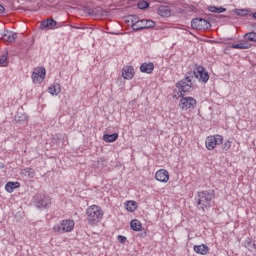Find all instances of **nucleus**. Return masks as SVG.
<instances>
[{"label":"nucleus","instance_id":"obj_1","mask_svg":"<svg viewBox=\"0 0 256 256\" xmlns=\"http://www.w3.org/2000/svg\"><path fill=\"white\" fill-rule=\"evenodd\" d=\"M176 87L178 88V97L181 98L178 107L182 111H193L197 107V100L194 97L185 96V93H191L193 88L183 81L176 82Z\"/></svg>","mask_w":256,"mask_h":256},{"label":"nucleus","instance_id":"obj_2","mask_svg":"<svg viewBox=\"0 0 256 256\" xmlns=\"http://www.w3.org/2000/svg\"><path fill=\"white\" fill-rule=\"evenodd\" d=\"M202 81V83H207L209 81V72L205 71L203 66H198L194 71L187 72L182 80L188 87H195V80Z\"/></svg>","mask_w":256,"mask_h":256},{"label":"nucleus","instance_id":"obj_3","mask_svg":"<svg viewBox=\"0 0 256 256\" xmlns=\"http://www.w3.org/2000/svg\"><path fill=\"white\" fill-rule=\"evenodd\" d=\"M215 197V190H202L197 193L195 201L197 205H201V208L205 210L207 207H211V201Z\"/></svg>","mask_w":256,"mask_h":256},{"label":"nucleus","instance_id":"obj_4","mask_svg":"<svg viewBox=\"0 0 256 256\" xmlns=\"http://www.w3.org/2000/svg\"><path fill=\"white\" fill-rule=\"evenodd\" d=\"M89 225H97L103 219V210L97 205H92L86 209Z\"/></svg>","mask_w":256,"mask_h":256},{"label":"nucleus","instance_id":"obj_5","mask_svg":"<svg viewBox=\"0 0 256 256\" xmlns=\"http://www.w3.org/2000/svg\"><path fill=\"white\" fill-rule=\"evenodd\" d=\"M75 227V221L73 220H61L60 223L55 224L52 228L54 233H71Z\"/></svg>","mask_w":256,"mask_h":256},{"label":"nucleus","instance_id":"obj_6","mask_svg":"<svg viewBox=\"0 0 256 256\" xmlns=\"http://www.w3.org/2000/svg\"><path fill=\"white\" fill-rule=\"evenodd\" d=\"M155 25H157V23L153 20H132L131 28L133 31H143V29H154Z\"/></svg>","mask_w":256,"mask_h":256},{"label":"nucleus","instance_id":"obj_7","mask_svg":"<svg viewBox=\"0 0 256 256\" xmlns=\"http://www.w3.org/2000/svg\"><path fill=\"white\" fill-rule=\"evenodd\" d=\"M33 203L37 209H47L51 205V198L43 193H37L33 197Z\"/></svg>","mask_w":256,"mask_h":256},{"label":"nucleus","instance_id":"obj_8","mask_svg":"<svg viewBox=\"0 0 256 256\" xmlns=\"http://www.w3.org/2000/svg\"><path fill=\"white\" fill-rule=\"evenodd\" d=\"M191 27L192 29H195L196 31H205L207 29H211V22H209L205 18H193L191 20Z\"/></svg>","mask_w":256,"mask_h":256},{"label":"nucleus","instance_id":"obj_9","mask_svg":"<svg viewBox=\"0 0 256 256\" xmlns=\"http://www.w3.org/2000/svg\"><path fill=\"white\" fill-rule=\"evenodd\" d=\"M222 143L223 137L219 134L208 136L205 141L206 149H208V151H213L217 145H221Z\"/></svg>","mask_w":256,"mask_h":256},{"label":"nucleus","instance_id":"obj_10","mask_svg":"<svg viewBox=\"0 0 256 256\" xmlns=\"http://www.w3.org/2000/svg\"><path fill=\"white\" fill-rule=\"evenodd\" d=\"M39 28L41 31H53L55 29H59V22L53 18H47L40 22Z\"/></svg>","mask_w":256,"mask_h":256},{"label":"nucleus","instance_id":"obj_11","mask_svg":"<svg viewBox=\"0 0 256 256\" xmlns=\"http://www.w3.org/2000/svg\"><path fill=\"white\" fill-rule=\"evenodd\" d=\"M46 73L45 67L35 68L31 76L33 83H43Z\"/></svg>","mask_w":256,"mask_h":256},{"label":"nucleus","instance_id":"obj_12","mask_svg":"<svg viewBox=\"0 0 256 256\" xmlns=\"http://www.w3.org/2000/svg\"><path fill=\"white\" fill-rule=\"evenodd\" d=\"M156 181L167 183L169 181V172L166 169H160L155 174Z\"/></svg>","mask_w":256,"mask_h":256},{"label":"nucleus","instance_id":"obj_13","mask_svg":"<svg viewBox=\"0 0 256 256\" xmlns=\"http://www.w3.org/2000/svg\"><path fill=\"white\" fill-rule=\"evenodd\" d=\"M17 39V33L11 30H5L2 35V41H7L8 43H15Z\"/></svg>","mask_w":256,"mask_h":256},{"label":"nucleus","instance_id":"obj_14","mask_svg":"<svg viewBox=\"0 0 256 256\" xmlns=\"http://www.w3.org/2000/svg\"><path fill=\"white\" fill-rule=\"evenodd\" d=\"M122 77L123 79H133L135 77V69L133 66H124L122 69Z\"/></svg>","mask_w":256,"mask_h":256},{"label":"nucleus","instance_id":"obj_15","mask_svg":"<svg viewBox=\"0 0 256 256\" xmlns=\"http://www.w3.org/2000/svg\"><path fill=\"white\" fill-rule=\"evenodd\" d=\"M154 70L155 64H153V62L143 63L140 66L141 73H147L148 75H151V73H153Z\"/></svg>","mask_w":256,"mask_h":256},{"label":"nucleus","instance_id":"obj_16","mask_svg":"<svg viewBox=\"0 0 256 256\" xmlns=\"http://www.w3.org/2000/svg\"><path fill=\"white\" fill-rule=\"evenodd\" d=\"M193 249L198 255H207L209 253V246L205 244L195 245Z\"/></svg>","mask_w":256,"mask_h":256},{"label":"nucleus","instance_id":"obj_17","mask_svg":"<svg viewBox=\"0 0 256 256\" xmlns=\"http://www.w3.org/2000/svg\"><path fill=\"white\" fill-rule=\"evenodd\" d=\"M232 11L233 13H236L238 17H251V9L249 8H243V9L235 8Z\"/></svg>","mask_w":256,"mask_h":256},{"label":"nucleus","instance_id":"obj_18","mask_svg":"<svg viewBox=\"0 0 256 256\" xmlns=\"http://www.w3.org/2000/svg\"><path fill=\"white\" fill-rule=\"evenodd\" d=\"M118 139H119L118 133L103 135V141H105V143H115V141H117Z\"/></svg>","mask_w":256,"mask_h":256},{"label":"nucleus","instance_id":"obj_19","mask_svg":"<svg viewBox=\"0 0 256 256\" xmlns=\"http://www.w3.org/2000/svg\"><path fill=\"white\" fill-rule=\"evenodd\" d=\"M244 247L246 249H248V251L250 252H253V251H256V244H255V240H253V238H247L245 241H244Z\"/></svg>","mask_w":256,"mask_h":256},{"label":"nucleus","instance_id":"obj_20","mask_svg":"<svg viewBox=\"0 0 256 256\" xmlns=\"http://www.w3.org/2000/svg\"><path fill=\"white\" fill-rule=\"evenodd\" d=\"M19 187H21V183L19 182H8L5 185V190L7 193H13V191H15V189H19Z\"/></svg>","mask_w":256,"mask_h":256},{"label":"nucleus","instance_id":"obj_21","mask_svg":"<svg viewBox=\"0 0 256 256\" xmlns=\"http://www.w3.org/2000/svg\"><path fill=\"white\" fill-rule=\"evenodd\" d=\"M48 93H50V95H59L61 93V84L59 83H55L52 84L49 88H48Z\"/></svg>","mask_w":256,"mask_h":256},{"label":"nucleus","instance_id":"obj_22","mask_svg":"<svg viewBox=\"0 0 256 256\" xmlns=\"http://www.w3.org/2000/svg\"><path fill=\"white\" fill-rule=\"evenodd\" d=\"M130 229L132 231H141V229H143V225L141 224V221L134 219L130 222Z\"/></svg>","mask_w":256,"mask_h":256},{"label":"nucleus","instance_id":"obj_23","mask_svg":"<svg viewBox=\"0 0 256 256\" xmlns=\"http://www.w3.org/2000/svg\"><path fill=\"white\" fill-rule=\"evenodd\" d=\"M27 119L28 117L26 116V114L18 113L14 116V120L16 121V123H19V125H25V123H27Z\"/></svg>","mask_w":256,"mask_h":256},{"label":"nucleus","instance_id":"obj_24","mask_svg":"<svg viewBox=\"0 0 256 256\" xmlns=\"http://www.w3.org/2000/svg\"><path fill=\"white\" fill-rule=\"evenodd\" d=\"M231 48L232 49H251V43L246 41L238 44H232Z\"/></svg>","mask_w":256,"mask_h":256},{"label":"nucleus","instance_id":"obj_25","mask_svg":"<svg viewBox=\"0 0 256 256\" xmlns=\"http://www.w3.org/2000/svg\"><path fill=\"white\" fill-rule=\"evenodd\" d=\"M158 15H160V17H169L171 11L166 6H160L158 8Z\"/></svg>","mask_w":256,"mask_h":256},{"label":"nucleus","instance_id":"obj_26","mask_svg":"<svg viewBox=\"0 0 256 256\" xmlns=\"http://www.w3.org/2000/svg\"><path fill=\"white\" fill-rule=\"evenodd\" d=\"M126 209L130 212L133 213L134 211H137V202L133 200H129L126 202Z\"/></svg>","mask_w":256,"mask_h":256},{"label":"nucleus","instance_id":"obj_27","mask_svg":"<svg viewBox=\"0 0 256 256\" xmlns=\"http://www.w3.org/2000/svg\"><path fill=\"white\" fill-rule=\"evenodd\" d=\"M208 11H210V13H225V11H227V8L223 6H208Z\"/></svg>","mask_w":256,"mask_h":256},{"label":"nucleus","instance_id":"obj_28","mask_svg":"<svg viewBox=\"0 0 256 256\" xmlns=\"http://www.w3.org/2000/svg\"><path fill=\"white\" fill-rule=\"evenodd\" d=\"M245 41H251L252 43H256V32H248L244 34Z\"/></svg>","mask_w":256,"mask_h":256},{"label":"nucleus","instance_id":"obj_29","mask_svg":"<svg viewBox=\"0 0 256 256\" xmlns=\"http://www.w3.org/2000/svg\"><path fill=\"white\" fill-rule=\"evenodd\" d=\"M149 2L145 1V0H140L138 3H137V7L141 10H145V9H149Z\"/></svg>","mask_w":256,"mask_h":256},{"label":"nucleus","instance_id":"obj_30","mask_svg":"<svg viewBox=\"0 0 256 256\" xmlns=\"http://www.w3.org/2000/svg\"><path fill=\"white\" fill-rule=\"evenodd\" d=\"M25 175H27L30 179H33L35 177V170L31 167L25 168L24 169Z\"/></svg>","mask_w":256,"mask_h":256},{"label":"nucleus","instance_id":"obj_31","mask_svg":"<svg viewBox=\"0 0 256 256\" xmlns=\"http://www.w3.org/2000/svg\"><path fill=\"white\" fill-rule=\"evenodd\" d=\"M222 151H229L231 149L232 142L231 140H226L224 143H221Z\"/></svg>","mask_w":256,"mask_h":256},{"label":"nucleus","instance_id":"obj_32","mask_svg":"<svg viewBox=\"0 0 256 256\" xmlns=\"http://www.w3.org/2000/svg\"><path fill=\"white\" fill-rule=\"evenodd\" d=\"M0 67H7V52L0 57Z\"/></svg>","mask_w":256,"mask_h":256},{"label":"nucleus","instance_id":"obj_33","mask_svg":"<svg viewBox=\"0 0 256 256\" xmlns=\"http://www.w3.org/2000/svg\"><path fill=\"white\" fill-rule=\"evenodd\" d=\"M117 239H118V243H122V245H125V243H127V237L123 235H118Z\"/></svg>","mask_w":256,"mask_h":256},{"label":"nucleus","instance_id":"obj_34","mask_svg":"<svg viewBox=\"0 0 256 256\" xmlns=\"http://www.w3.org/2000/svg\"><path fill=\"white\" fill-rule=\"evenodd\" d=\"M52 142L55 143L56 145H59V143H61V138L59 136H54L52 138Z\"/></svg>","mask_w":256,"mask_h":256},{"label":"nucleus","instance_id":"obj_35","mask_svg":"<svg viewBox=\"0 0 256 256\" xmlns=\"http://www.w3.org/2000/svg\"><path fill=\"white\" fill-rule=\"evenodd\" d=\"M141 233L139 234L140 237H147V230L141 228Z\"/></svg>","mask_w":256,"mask_h":256},{"label":"nucleus","instance_id":"obj_36","mask_svg":"<svg viewBox=\"0 0 256 256\" xmlns=\"http://www.w3.org/2000/svg\"><path fill=\"white\" fill-rule=\"evenodd\" d=\"M89 15H97V12L94 9L88 10Z\"/></svg>","mask_w":256,"mask_h":256},{"label":"nucleus","instance_id":"obj_37","mask_svg":"<svg viewBox=\"0 0 256 256\" xmlns=\"http://www.w3.org/2000/svg\"><path fill=\"white\" fill-rule=\"evenodd\" d=\"M2 13H5V7L0 4V15H2Z\"/></svg>","mask_w":256,"mask_h":256},{"label":"nucleus","instance_id":"obj_38","mask_svg":"<svg viewBox=\"0 0 256 256\" xmlns=\"http://www.w3.org/2000/svg\"><path fill=\"white\" fill-rule=\"evenodd\" d=\"M0 169H5V163L0 162Z\"/></svg>","mask_w":256,"mask_h":256},{"label":"nucleus","instance_id":"obj_39","mask_svg":"<svg viewBox=\"0 0 256 256\" xmlns=\"http://www.w3.org/2000/svg\"><path fill=\"white\" fill-rule=\"evenodd\" d=\"M98 163H101V165H103V163H105V159L101 158L100 160H98Z\"/></svg>","mask_w":256,"mask_h":256},{"label":"nucleus","instance_id":"obj_40","mask_svg":"<svg viewBox=\"0 0 256 256\" xmlns=\"http://www.w3.org/2000/svg\"><path fill=\"white\" fill-rule=\"evenodd\" d=\"M251 15H252L253 19H256V12H254V13L251 12Z\"/></svg>","mask_w":256,"mask_h":256},{"label":"nucleus","instance_id":"obj_41","mask_svg":"<svg viewBox=\"0 0 256 256\" xmlns=\"http://www.w3.org/2000/svg\"><path fill=\"white\" fill-rule=\"evenodd\" d=\"M65 139H67V135H63L62 141H65Z\"/></svg>","mask_w":256,"mask_h":256}]
</instances>
